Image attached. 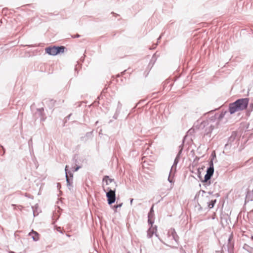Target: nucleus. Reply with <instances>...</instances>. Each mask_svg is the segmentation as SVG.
I'll return each instance as SVG.
<instances>
[{
    "mask_svg": "<svg viewBox=\"0 0 253 253\" xmlns=\"http://www.w3.org/2000/svg\"><path fill=\"white\" fill-rule=\"evenodd\" d=\"M214 171V169H213V165L212 162H211L210 167V168L207 169V173L205 175L204 177V182H207L208 180H209L211 176L213 174Z\"/></svg>",
    "mask_w": 253,
    "mask_h": 253,
    "instance_id": "nucleus-5",
    "label": "nucleus"
},
{
    "mask_svg": "<svg viewBox=\"0 0 253 253\" xmlns=\"http://www.w3.org/2000/svg\"><path fill=\"white\" fill-rule=\"evenodd\" d=\"M156 227L152 226L148 231V236L150 238L152 237L153 235L156 232Z\"/></svg>",
    "mask_w": 253,
    "mask_h": 253,
    "instance_id": "nucleus-6",
    "label": "nucleus"
},
{
    "mask_svg": "<svg viewBox=\"0 0 253 253\" xmlns=\"http://www.w3.org/2000/svg\"><path fill=\"white\" fill-rule=\"evenodd\" d=\"M216 200H215L214 201H211L209 205V207L210 208H212L214 206V203L215 202Z\"/></svg>",
    "mask_w": 253,
    "mask_h": 253,
    "instance_id": "nucleus-8",
    "label": "nucleus"
},
{
    "mask_svg": "<svg viewBox=\"0 0 253 253\" xmlns=\"http://www.w3.org/2000/svg\"><path fill=\"white\" fill-rule=\"evenodd\" d=\"M68 166H66V167H65V171H66V179H67V181H68L69 180V178H68V172H67V168H68Z\"/></svg>",
    "mask_w": 253,
    "mask_h": 253,
    "instance_id": "nucleus-9",
    "label": "nucleus"
},
{
    "mask_svg": "<svg viewBox=\"0 0 253 253\" xmlns=\"http://www.w3.org/2000/svg\"><path fill=\"white\" fill-rule=\"evenodd\" d=\"M76 37H79V35H77Z\"/></svg>",
    "mask_w": 253,
    "mask_h": 253,
    "instance_id": "nucleus-12",
    "label": "nucleus"
},
{
    "mask_svg": "<svg viewBox=\"0 0 253 253\" xmlns=\"http://www.w3.org/2000/svg\"><path fill=\"white\" fill-rule=\"evenodd\" d=\"M14 253V252H11V253Z\"/></svg>",
    "mask_w": 253,
    "mask_h": 253,
    "instance_id": "nucleus-13",
    "label": "nucleus"
},
{
    "mask_svg": "<svg viewBox=\"0 0 253 253\" xmlns=\"http://www.w3.org/2000/svg\"><path fill=\"white\" fill-rule=\"evenodd\" d=\"M122 205V204H119V205H116V206H114V208H115L116 209H117V208H120Z\"/></svg>",
    "mask_w": 253,
    "mask_h": 253,
    "instance_id": "nucleus-10",
    "label": "nucleus"
},
{
    "mask_svg": "<svg viewBox=\"0 0 253 253\" xmlns=\"http://www.w3.org/2000/svg\"><path fill=\"white\" fill-rule=\"evenodd\" d=\"M116 184L113 179H111L108 176H105L103 179L102 187L104 191L116 190Z\"/></svg>",
    "mask_w": 253,
    "mask_h": 253,
    "instance_id": "nucleus-2",
    "label": "nucleus"
},
{
    "mask_svg": "<svg viewBox=\"0 0 253 253\" xmlns=\"http://www.w3.org/2000/svg\"><path fill=\"white\" fill-rule=\"evenodd\" d=\"M249 104V99L242 98L236 100L235 102L230 104L229 111L230 114L246 109Z\"/></svg>",
    "mask_w": 253,
    "mask_h": 253,
    "instance_id": "nucleus-1",
    "label": "nucleus"
},
{
    "mask_svg": "<svg viewBox=\"0 0 253 253\" xmlns=\"http://www.w3.org/2000/svg\"><path fill=\"white\" fill-rule=\"evenodd\" d=\"M106 197L109 204L111 205L115 202L116 200L115 190L107 191Z\"/></svg>",
    "mask_w": 253,
    "mask_h": 253,
    "instance_id": "nucleus-4",
    "label": "nucleus"
},
{
    "mask_svg": "<svg viewBox=\"0 0 253 253\" xmlns=\"http://www.w3.org/2000/svg\"><path fill=\"white\" fill-rule=\"evenodd\" d=\"M80 167H77L75 169V170H74V171H77L79 169H80Z\"/></svg>",
    "mask_w": 253,
    "mask_h": 253,
    "instance_id": "nucleus-11",
    "label": "nucleus"
},
{
    "mask_svg": "<svg viewBox=\"0 0 253 253\" xmlns=\"http://www.w3.org/2000/svg\"><path fill=\"white\" fill-rule=\"evenodd\" d=\"M65 47L61 46H52L48 47L45 48L46 53L51 55H56L60 53H63L64 52Z\"/></svg>",
    "mask_w": 253,
    "mask_h": 253,
    "instance_id": "nucleus-3",
    "label": "nucleus"
},
{
    "mask_svg": "<svg viewBox=\"0 0 253 253\" xmlns=\"http://www.w3.org/2000/svg\"><path fill=\"white\" fill-rule=\"evenodd\" d=\"M29 236H31L35 241H37L39 238V234L35 231H32L29 233Z\"/></svg>",
    "mask_w": 253,
    "mask_h": 253,
    "instance_id": "nucleus-7",
    "label": "nucleus"
}]
</instances>
